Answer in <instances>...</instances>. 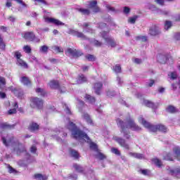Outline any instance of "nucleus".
Returning <instances> with one entry per match:
<instances>
[{
  "mask_svg": "<svg viewBox=\"0 0 180 180\" xmlns=\"http://www.w3.org/2000/svg\"><path fill=\"white\" fill-rule=\"evenodd\" d=\"M68 129L72 131V135L73 136L74 139H76V140H84V141L90 143V148L91 150H94V151L98 150V145L94 142H91V139H89V136H88V135L84 131L77 129L75 124L72 122H69Z\"/></svg>",
  "mask_w": 180,
  "mask_h": 180,
  "instance_id": "nucleus-1",
  "label": "nucleus"
},
{
  "mask_svg": "<svg viewBox=\"0 0 180 180\" xmlns=\"http://www.w3.org/2000/svg\"><path fill=\"white\" fill-rule=\"evenodd\" d=\"M117 124L120 127H121L122 132L124 133V136L128 140L130 139V135L129 134V132L128 134L126 133L127 131V130H126L127 129H131L134 131H139V130H141V128L136 124V122H134V121L131 118L127 119V124L124 123L122 120L117 119Z\"/></svg>",
  "mask_w": 180,
  "mask_h": 180,
  "instance_id": "nucleus-2",
  "label": "nucleus"
},
{
  "mask_svg": "<svg viewBox=\"0 0 180 180\" xmlns=\"http://www.w3.org/2000/svg\"><path fill=\"white\" fill-rule=\"evenodd\" d=\"M139 123H141V124H143L144 127H146V129H148L150 131L155 132L159 131H162V133H167V127H165V125H162V124L151 125L150 122L146 121L144 118L142 117L141 116L139 117Z\"/></svg>",
  "mask_w": 180,
  "mask_h": 180,
  "instance_id": "nucleus-3",
  "label": "nucleus"
},
{
  "mask_svg": "<svg viewBox=\"0 0 180 180\" xmlns=\"http://www.w3.org/2000/svg\"><path fill=\"white\" fill-rule=\"evenodd\" d=\"M1 140L6 147H9V146H11L12 147L18 146V148H22V147H23V145L19 143V141H18V139L11 135L2 136Z\"/></svg>",
  "mask_w": 180,
  "mask_h": 180,
  "instance_id": "nucleus-4",
  "label": "nucleus"
},
{
  "mask_svg": "<svg viewBox=\"0 0 180 180\" xmlns=\"http://www.w3.org/2000/svg\"><path fill=\"white\" fill-rule=\"evenodd\" d=\"M101 34L108 46L110 47H116V46H117L115 39H113L112 37H109L107 32H103Z\"/></svg>",
  "mask_w": 180,
  "mask_h": 180,
  "instance_id": "nucleus-5",
  "label": "nucleus"
},
{
  "mask_svg": "<svg viewBox=\"0 0 180 180\" xmlns=\"http://www.w3.org/2000/svg\"><path fill=\"white\" fill-rule=\"evenodd\" d=\"M30 106L31 108H38V109H41L43 108V100L37 97H32L30 99Z\"/></svg>",
  "mask_w": 180,
  "mask_h": 180,
  "instance_id": "nucleus-6",
  "label": "nucleus"
},
{
  "mask_svg": "<svg viewBox=\"0 0 180 180\" xmlns=\"http://www.w3.org/2000/svg\"><path fill=\"white\" fill-rule=\"evenodd\" d=\"M49 86L51 89H59L60 92L61 94H64L67 90L65 89V87H60V84H58V81L56 80H51L49 83Z\"/></svg>",
  "mask_w": 180,
  "mask_h": 180,
  "instance_id": "nucleus-7",
  "label": "nucleus"
},
{
  "mask_svg": "<svg viewBox=\"0 0 180 180\" xmlns=\"http://www.w3.org/2000/svg\"><path fill=\"white\" fill-rule=\"evenodd\" d=\"M44 20L45 23H53V25H56V26H63L64 23L56 18H53L51 17H49L46 15H44Z\"/></svg>",
  "mask_w": 180,
  "mask_h": 180,
  "instance_id": "nucleus-8",
  "label": "nucleus"
},
{
  "mask_svg": "<svg viewBox=\"0 0 180 180\" xmlns=\"http://www.w3.org/2000/svg\"><path fill=\"white\" fill-rule=\"evenodd\" d=\"M65 54L67 56H71L72 57H81L82 56V53L81 51H77L74 49L68 48L65 51Z\"/></svg>",
  "mask_w": 180,
  "mask_h": 180,
  "instance_id": "nucleus-9",
  "label": "nucleus"
},
{
  "mask_svg": "<svg viewBox=\"0 0 180 180\" xmlns=\"http://www.w3.org/2000/svg\"><path fill=\"white\" fill-rule=\"evenodd\" d=\"M113 140H115V141H117V143L120 144L122 147H124V148H126L127 150L130 149V146L127 143H126L124 139H121L119 136H114Z\"/></svg>",
  "mask_w": 180,
  "mask_h": 180,
  "instance_id": "nucleus-10",
  "label": "nucleus"
},
{
  "mask_svg": "<svg viewBox=\"0 0 180 180\" xmlns=\"http://www.w3.org/2000/svg\"><path fill=\"white\" fill-rule=\"evenodd\" d=\"M160 33H161V30L158 25H153L149 30V34L150 36H158Z\"/></svg>",
  "mask_w": 180,
  "mask_h": 180,
  "instance_id": "nucleus-11",
  "label": "nucleus"
},
{
  "mask_svg": "<svg viewBox=\"0 0 180 180\" xmlns=\"http://www.w3.org/2000/svg\"><path fill=\"white\" fill-rule=\"evenodd\" d=\"M98 2L96 1H89V4H87L89 8H91V9H93V12H94V13H98V12L101 11V9L99 8V7L96 6Z\"/></svg>",
  "mask_w": 180,
  "mask_h": 180,
  "instance_id": "nucleus-12",
  "label": "nucleus"
},
{
  "mask_svg": "<svg viewBox=\"0 0 180 180\" xmlns=\"http://www.w3.org/2000/svg\"><path fill=\"white\" fill-rule=\"evenodd\" d=\"M23 37L24 39H25V40H29L30 41H32V40H33V37H34V33L33 32H25Z\"/></svg>",
  "mask_w": 180,
  "mask_h": 180,
  "instance_id": "nucleus-13",
  "label": "nucleus"
},
{
  "mask_svg": "<svg viewBox=\"0 0 180 180\" xmlns=\"http://www.w3.org/2000/svg\"><path fill=\"white\" fill-rule=\"evenodd\" d=\"M20 82L23 84V85H25L26 86H30L32 85V82L27 77H22L20 78Z\"/></svg>",
  "mask_w": 180,
  "mask_h": 180,
  "instance_id": "nucleus-14",
  "label": "nucleus"
},
{
  "mask_svg": "<svg viewBox=\"0 0 180 180\" xmlns=\"http://www.w3.org/2000/svg\"><path fill=\"white\" fill-rule=\"evenodd\" d=\"M102 86V83L101 82H98L94 84V89L97 95H99L101 94Z\"/></svg>",
  "mask_w": 180,
  "mask_h": 180,
  "instance_id": "nucleus-15",
  "label": "nucleus"
},
{
  "mask_svg": "<svg viewBox=\"0 0 180 180\" xmlns=\"http://www.w3.org/2000/svg\"><path fill=\"white\" fill-rule=\"evenodd\" d=\"M69 154L71 157H73L75 160H78V158H79V153H78V151L74 149H70Z\"/></svg>",
  "mask_w": 180,
  "mask_h": 180,
  "instance_id": "nucleus-16",
  "label": "nucleus"
},
{
  "mask_svg": "<svg viewBox=\"0 0 180 180\" xmlns=\"http://www.w3.org/2000/svg\"><path fill=\"white\" fill-rule=\"evenodd\" d=\"M129 155L130 157H134V158H137L138 160H144V155L141 153H129Z\"/></svg>",
  "mask_w": 180,
  "mask_h": 180,
  "instance_id": "nucleus-17",
  "label": "nucleus"
},
{
  "mask_svg": "<svg viewBox=\"0 0 180 180\" xmlns=\"http://www.w3.org/2000/svg\"><path fill=\"white\" fill-rule=\"evenodd\" d=\"M169 59H167V57L162 55L158 56V61L161 63V64H165V63H168Z\"/></svg>",
  "mask_w": 180,
  "mask_h": 180,
  "instance_id": "nucleus-18",
  "label": "nucleus"
},
{
  "mask_svg": "<svg viewBox=\"0 0 180 180\" xmlns=\"http://www.w3.org/2000/svg\"><path fill=\"white\" fill-rule=\"evenodd\" d=\"M170 174L173 176H176V178H180V168H176L174 170L171 169Z\"/></svg>",
  "mask_w": 180,
  "mask_h": 180,
  "instance_id": "nucleus-19",
  "label": "nucleus"
},
{
  "mask_svg": "<svg viewBox=\"0 0 180 180\" xmlns=\"http://www.w3.org/2000/svg\"><path fill=\"white\" fill-rule=\"evenodd\" d=\"M82 117L84 119H85L86 122L89 124H94V122H92V120L91 119V117L89 116V115L84 113L82 115Z\"/></svg>",
  "mask_w": 180,
  "mask_h": 180,
  "instance_id": "nucleus-20",
  "label": "nucleus"
},
{
  "mask_svg": "<svg viewBox=\"0 0 180 180\" xmlns=\"http://www.w3.org/2000/svg\"><path fill=\"white\" fill-rule=\"evenodd\" d=\"M34 179L37 180H47L48 177L46 175H42L41 174H34Z\"/></svg>",
  "mask_w": 180,
  "mask_h": 180,
  "instance_id": "nucleus-21",
  "label": "nucleus"
},
{
  "mask_svg": "<svg viewBox=\"0 0 180 180\" xmlns=\"http://www.w3.org/2000/svg\"><path fill=\"white\" fill-rule=\"evenodd\" d=\"M143 105L148 108H152V109H154V103L148 100H143Z\"/></svg>",
  "mask_w": 180,
  "mask_h": 180,
  "instance_id": "nucleus-22",
  "label": "nucleus"
},
{
  "mask_svg": "<svg viewBox=\"0 0 180 180\" xmlns=\"http://www.w3.org/2000/svg\"><path fill=\"white\" fill-rule=\"evenodd\" d=\"M51 49L55 53H63L64 51V49L58 46H53Z\"/></svg>",
  "mask_w": 180,
  "mask_h": 180,
  "instance_id": "nucleus-23",
  "label": "nucleus"
},
{
  "mask_svg": "<svg viewBox=\"0 0 180 180\" xmlns=\"http://www.w3.org/2000/svg\"><path fill=\"white\" fill-rule=\"evenodd\" d=\"M174 157L177 158L179 161H180V148H175L174 149Z\"/></svg>",
  "mask_w": 180,
  "mask_h": 180,
  "instance_id": "nucleus-24",
  "label": "nucleus"
},
{
  "mask_svg": "<svg viewBox=\"0 0 180 180\" xmlns=\"http://www.w3.org/2000/svg\"><path fill=\"white\" fill-rule=\"evenodd\" d=\"M88 26H89V23H84L83 25V29H84V32H87L89 33H94V30H92L91 28L88 27Z\"/></svg>",
  "mask_w": 180,
  "mask_h": 180,
  "instance_id": "nucleus-25",
  "label": "nucleus"
},
{
  "mask_svg": "<svg viewBox=\"0 0 180 180\" xmlns=\"http://www.w3.org/2000/svg\"><path fill=\"white\" fill-rule=\"evenodd\" d=\"M152 161L159 168H161V167H162V162H161V160H160V159L155 158V159H153Z\"/></svg>",
  "mask_w": 180,
  "mask_h": 180,
  "instance_id": "nucleus-26",
  "label": "nucleus"
},
{
  "mask_svg": "<svg viewBox=\"0 0 180 180\" xmlns=\"http://www.w3.org/2000/svg\"><path fill=\"white\" fill-rule=\"evenodd\" d=\"M84 82H86V77L84 75H82L79 77L77 84H84Z\"/></svg>",
  "mask_w": 180,
  "mask_h": 180,
  "instance_id": "nucleus-27",
  "label": "nucleus"
},
{
  "mask_svg": "<svg viewBox=\"0 0 180 180\" xmlns=\"http://www.w3.org/2000/svg\"><path fill=\"white\" fill-rule=\"evenodd\" d=\"M17 64H18V65H20V67H23L24 68H27V63L22 60V59L17 60Z\"/></svg>",
  "mask_w": 180,
  "mask_h": 180,
  "instance_id": "nucleus-28",
  "label": "nucleus"
},
{
  "mask_svg": "<svg viewBox=\"0 0 180 180\" xmlns=\"http://www.w3.org/2000/svg\"><path fill=\"white\" fill-rule=\"evenodd\" d=\"M139 16L134 15L133 17H131L128 19V23H131V25H134L136 23V20H137V18Z\"/></svg>",
  "mask_w": 180,
  "mask_h": 180,
  "instance_id": "nucleus-29",
  "label": "nucleus"
},
{
  "mask_svg": "<svg viewBox=\"0 0 180 180\" xmlns=\"http://www.w3.org/2000/svg\"><path fill=\"white\" fill-rule=\"evenodd\" d=\"M79 12L82 13V15H89L91 11L88 8H78Z\"/></svg>",
  "mask_w": 180,
  "mask_h": 180,
  "instance_id": "nucleus-30",
  "label": "nucleus"
},
{
  "mask_svg": "<svg viewBox=\"0 0 180 180\" xmlns=\"http://www.w3.org/2000/svg\"><path fill=\"white\" fill-rule=\"evenodd\" d=\"M85 99L88 101V102H89L90 103H95V97H92L91 96H89L88 94L85 96Z\"/></svg>",
  "mask_w": 180,
  "mask_h": 180,
  "instance_id": "nucleus-31",
  "label": "nucleus"
},
{
  "mask_svg": "<svg viewBox=\"0 0 180 180\" xmlns=\"http://www.w3.org/2000/svg\"><path fill=\"white\" fill-rule=\"evenodd\" d=\"M72 33H73V34L77 36V37H80L81 39H85V36L84 35V34H82V32H79L78 31H72Z\"/></svg>",
  "mask_w": 180,
  "mask_h": 180,
  "instance_id": "nucleus-32",
  "label": "nucleus"
},
{
  "mask_svg": "<svg viewBox=\"0 0 180 180\" xmlns=\"http://www.w3.org/2000/svg\"><path fill=\"white\" fill-rule=\"evenodd\" d=\"M37 94H39L41 96H46V91L41 88H38L36 89Z\"/></svg>",
  "mask_w": 180,
  "mask_h": 180,
  "instance_id": "nucleus-33",
  "label": "nucleus"
},
{
  "mask_svg": "<svg viewBox=\"0 0 180 180\" xmlns=\"http://www.w3.org/2000/svg\"><path fill=\"white\" fill-rule=\"evenodd\" d=\"M5 47H6V45L5 44V42H4V39H2V37L0 34V49L1 50H5Z\"/></svg>",
  "mask_w": 180,
  "mask_h": 180,
  "instance_id": "nucleus-34",
  "label": "nucleus"
},
{
  "mask_svg": "<svg viewBox=\"0 0 180 180\" xmlns=\"http://www.w3.org/2000/svg\"><path fill=\"white\" fill-rule=\"evenodd\" d=\"M168 77H169L170 79H176V78H178V75L176 72H172L168 74Z\"/></svg>",
  "mask_w": 180,
  "mask_h": 180,
  "instance_id": "nucleus-35",
  "label": "nucleus"
},
{
  "mask_svg": "<svg viewBox=\"0 0 180 180\" xmlns=\"http://www.w3.org/2000/svg\"><path fill=\"white\" fill-rule=\"evenodd\" d=\"M39 51L41 53H46L48 51H49V46H46V45H44V46H41L40 48H39Z\"/></svg>",
  "mask_w": 180,
  "mask_h": 180,
  "instance_id": "nucleus-36",
  "label": "nucleus"
},
{
  "mask_svg": "<svg viewBox=\"0 0 180 180\" xmlns=\"http://www.w3.org/2000/svg\"><path fill=\"white\" fill-rule=\"evenodd\" d=\"M73 168H75V169L77 171V172H82V171H84V169L79 165H73Z\"/></svg>",
  "mask_w": 180,
  "mask_h": 180,
  "instance_id": "nucleus-37",
  "label": "nucleus"
},
{
  "mask_svg": "<svg viewBox=\"0 0 180 180\" xmlns=\"http://www.w3.org/2000/svg\"><path fill=\"white\" fill-rule=\"evenodd\" d=\"M113 70L115 71V72H116L117 74L119 72H122V68L120 67V65H115L113 67Z\"/></svg>",
  "mask_w": 180,
  "mask_h": 180,
  "instance_id": "nucleus-38",
  "label": "nucleus"
},
{
  "mask_svg": "<svg viewBox=\"0 0 180 180\" xmlns=\"http://www.w3.org/2000/svg\"><path fill=\"white\" fill-rule=\"evenodd\" d=\"M30 130L32 131H34L35 130H39V124H37V123H32L30 125Z\"/></svg>",
  "mask_w": 180,
  "mask_h": 180,
  "instance_id": "nucleus-39",
  "label": "nucleus"
},
{
  "mask_svg": "<svg viewBox=\"0 0 180 180\" xmlns=\"http://www.w3.org/2000/svg\"><path fill=\"white\" fill-rule=\"evenodd\" d=\"M11 126L6 123H2L0 124V133L4 130V129H9Z\"/></svg>",
  "mask_w": 180,
  "mask_h": 180,
  "instance_id": "nucleus-40",
  "label": "nucleus"
},
{
  "mask_svg": "<svg viewBox=\"0 0 180 180\" xmlns=\"http://www.w3.org/2000/svg\"><path fill=\"white\" fill-rule=\"evenodd\" d=\"M167 112H169V113H175L176 112V108L172 105H169L167 108Z\"/></svg>",
  "mask_w": 180,
  "mask_h": 180,
  "instance_id": "nucleus-41",
  "label": "nucleus"
},
{
  "mask_svg": "<svg viewBox=\"0 0 180 180\" xmlns=\"http://www.w3.org/2000/svg\"><path fill=\"white\" fill-rule=\"evenodd\" d=\"M23 50H24L25 53H27V54L32 53V48H30V46H27V45L23 47Z\"/></svg>",
  "mask_w": 180,
  "mask_h": 180,
  "instance_id": "nucleus-42",
  "label": "nucleus"
},
{
  "mask_svg": "<svg viewBox=\"0 0 180 180\" xmlns=\"http://www.w3.org/2000/svg\"><path fill=\"white\" fill-rule=\"evenodd\" d=\"M171 26H172V22L171 21H166L165 23V30H168V29H169V27H171Z\"/></svg>",
  "mask_w": 180,
  "mask_h": 180,
  "instance_id": "nucleus-43",
  "label": "nucleus"
},
{
  "mask_svg": "<svg viewBox=\"0 0 180 180\" xmlns=\"http://www.w3.org/2000/svg\"><path fill=\"white\" fill-rule=\"evenodd\" d=\"M92 44L96 46V47H101L102 46V42L96 40V39H94L93 41H92Z\"/></svg>",
  "mask_w": 180,
  "mask_h": 180,
  "instance_id": "nucleus-44",
  "label": "nucleus"
},
{
  "mask_svg": "<svg viewBox=\"0 0 180 180\" xmlns=\"http://www.w3.org/2000/svg\"><path fill=\"white\" fill-rule=\"evenodd\" d=\"M136 40H141V41H147V37L146 36H138Z\"/></svg>",
  "mask_w": 180,
  "mask_h": 180,
  "instance_id": "nucleus-45",
  "label": "nucleus"
},
{
  "mask_svg": "<svg viewBox=\"0 0 180 180\" xmlns=\"http://www.w3.org/2000/svg\"><path fill=\"white\" fill-rule=\"evenodd\" d=\"M111 152H112L113 154H116V155H120V151H119V150H117V148H111Z\"/></svg>",
  "mask_w": 180,
  "mask_h": 180,
  "instance_id": "nucleus-46",
  "label": "nucleus"
},
{
  "mask_svg": "<svg viewBox=\"0 0 180 180\" xmlns=\"http://www.w3.org/2000/svg\"><path fill=\"white\" fill-rule=\"evenodd\" d=\"M63 108L65 110V112L68 115H71V110H70V108H68V105H67V104H64Z\"/></svg>",
  "mask_w": 180,
  "mask_h": 180,
  "instance_id": "nucleus-47",
  "label": "nucleus"
},
{
  "mask_svg": "<svg viewBox=\"0 0 180 180\" xmlns=\"http://www.w3.org/2000/svg\"><path fill=\"white\" fill-rule=\"evenodd\" d=\"M31 41H34V43H40V38L36 37V35L34 34V37H32Z\"/></svg>",
  "mask_w": 180,
  "mask_h": 180,
  "instance_id": "nucleus-48",
  "label": "nucleus"
},
{
  "mask_svg": "<svg viewBox=\"0 0 180 180\" xmlns=\"http://www.w3.org/2000/svg\"><path fill=\"white\" fill-rule=\"evenodd\" d=\"M139 172L142 174L143 175H149L150 172L148 169H141L139 170Z\"/></svg>",
  "mask_w": 180,
  "mask_h": 180,
  "instance_id": "nucleus-49",
  "label": "nucleus"
},
{
  "mask_svg": "<svg viewBox=\"0 0 180 180\" xmlns=\"http://www.w3.org/2000/svg\"><path fill=\"white\" fill-rule=\"evenodd\" d=\"M86 58H87L89 61H95V56H94V55H87Z\"/></svg>",
  "mask_w": 180,
  "mask_h": 180,
  "instance_id": "nucleus-50",
  "label": "nucleus"
},
{
  "mask_svg": "<svg viewBox=\"0 0 180 180\" xmlns=\"http://www.w3.org/2000/svg\"><path fill=\"white\" fill-rule=\"evenodd\" d=\"M155 2H157V4H158L159 5H164V2H165V1H167L169 2H171L172 0H155Z\"/></svg>",
  "mask_w": 180,
  "mask_h": 180,
  "instance_id": "nucleus-51",
  "label": "nucleus"
},
{
  "mask_svg": "<svg viewBox=\"0 0 180 180\" xmlns=\"http://www.w3.org/2000/svg\"><path fill=\"white\" fill-rule=\"evenodd\" d=\"M165 160H167V161H172L173 158L171 155V153H168L166 156H165Z\"/></svg>",
  "mask_w": 180,
  "mask_h": 180,
  "instance_id": "nucleus-52",
  "label": "nucleus"
},
{
  "mask_svg": "<svg viewBox=\"0 0 180 180\" xmlns=\"http://www.w3.org/2000/svg\"><path fill=\"white\" fill-rule=\"evenodd\" d=\"M97 158H98V160H105V158H106V156L100 153L97 155Z\"/></svg>",
  "mask_w": 180,
  "mask_h": 180,
  "instance_id": "nucleus-53",
  "label": "nucleus"
},
{
  "mask_svg": "<svg viewBox=\"0 0 180 180\" xmlns=\"http://www.w3.org/2000/svg\"><path fill=\"white\" fill-rule=\"evenodd\" d=\"M0 84L1 85H6V80L3 77L0 76Z\"/></svg>",
  "mask_w": 180,
  "mask_h": 180,
  "instance_id": "nucleus-54",
  "label": "nucleus"
},
{
  "mask_svg": "<svg viewBox=\"0 0 180 180\" xmlns=\"http://www.w3.org/2000/svg\"><path fill=\"white\" fill-rule=\"evenodd\" d=\"M172 86L173 89H176V88L180 89V80L179 79L178 80V82L176 84H173Z\"/></svg>",
  "mask_w": 180,
  "mask_h": 180,
  "instance_id": "nucleus-55",
  "label": "nucleus"
},
{
  "mask_svg": "<svg viewBox=\"0 0 180 180\" xmlns=\"http://www.w3.org/2000/svg\"><path fill=\"white\" fill-rule=\"evenodd\" d=\"M15 57H16L17 60H20V57H22V54H20V52L16 51L15 53Z\"/></svg>",
  "mask_w": 180,
  "mask_h": 180,
  "instance_id": "nucleus-56",
  "label": "nucleus"
},
{
  "mask_svg": "<svg viewBox=\"0 0 180 180\" xmlns=\"http://www.w3.org/2000/svg\"><path fill=\"white\" fill-rule=\"evenodd\" d=\"M30 61L32 63H38L37 58L35 56H31L30 58Z\"/></svg>",
  "mask_w": 180,
  "mask_h": 180,
  "instance_id": "nucleus-57",
  "label": "nucleus"
},
{
  "mask_svg": "<svg viewBox=\"0 0 180 180\" xmlns=\"http://www.w3.org/2000/svg\"><path fill=\"white\" fill-rule=\"evenodd\" d=\"M77 174H72L69 176L68 180H77Z\"/></svg>",
  "mask_w": 180,
  "mask_h": 180,
  "instance_id": "nucleus-58",
  "label": "nucleus"
},
{
  "mask_svg": "<svg viewBox=\"0 0 180 180\" xmlns=\"http://www.w3.org/2000/svg\"><path fill=\"white\" fill-rule=\"evenodd\" d=\"M8 172L10 174H15V172H16V170H15V169H13L12 167L8 166Z\"/></svg>",
  "mask_w": 180,
  "mask_h": 180,
  "instance_id": "nucleus-59",
  "label": "nucleus"
},
{
  "mask_svg": "<svg viewBox=\"0 0 180 180\" xmlns=\"http://www.w3.org/2000/svg\"><path fill=\"white\" fill-rule=\"evenodd\" d=\"M105 7L107 8L108 10L110 11L111 12H115V8L112 7L110 5H106Z\"/></svg>",
  "mask_w": 180,
  "mask_h": 180,
  "instance_id": "nucleus-60",
  "label": "nucleus"
},
{
  "mask_svg": "<svg viewBox=\"0 0 180 180\" xmlns=\"http://www.w3.org/2000/svg\"><path fill=\"white\" fill-rule=\"evenodd\" d=\"M16 113V108H13L8 110V115H13Z\"/></svg>",
  "mask_w": 180,
  "mask_h": 180,
  "instance_id": "nucleus-61",
  "label": "nucleus"
},
{
  "mask_svg": "<svg viewBox=\"0 0 180 180\" xmlns=\"http://www.w3.org/2000/svg\"><path fill=\"white\" fill-rule=\"evenodd\" d=\"M124 13H130V8L125 6L124 8Z\"/></svg>",
  "mask_w": 180,
  "mask_h": 180,
  "instance_id": "nucleus-62",
  "label": "nucleus"
},
{
  "mask_svg": "<svg viewBox=\"0 0 180 180\" xmlns=\"http://www.w3.org/2000/svg\"><path fill=\"white\" fill-rule=\"evenodd\" d=\"M174 39H176V40H180V32H177L174 34Z\"/></svg>",
  "mask_w": 180,
  "mask_h": 180,
  "instance_id": "nucleus-63",
  "label": "nucleus"
},
{
  "mask_svg": "<svg viewBox=\"0 0 180 180\" xmlns=\"http://www.w3.org/2000/svg\"><path fill=\"white\" fill-rule=\"evenodd\" d=\"M155 82L154 80H150L149 82H148V86H153V85H154Z\"/></svg>",
  "mask_w": 180,
  "mask_h": 180,
  "instance_id": "nucleus-64",
  "label": "nucleus"
}]
</instances>
